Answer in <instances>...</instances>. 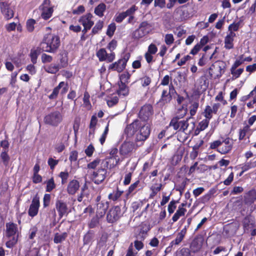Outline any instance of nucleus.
<instances>
[{
	"label": "nucleus",
	"instance_id": "f257e3e1",
	"mask_svg": "<svg viewBox=\"0 0 256 256\" xmlns=\"http://www.w3.org/2000/svg\"><path fill=\"white\" fill-rule=\"evenodd\" d=\"M152 114V106L150 105H144L142 107L139 117L144 120L141 121L136 120L128 125L125 128L124 132L128 137H131L136 134V141L144 142L149 136L150 132V124L145 122Z\"/></svg>",
	"mask_w": 256,
	"mask_h": 256
},
{
	"label": "nucleus",
	"instance_id": "f03ea898",
	"mask_svg": "<svg viewBox=\"0 0 256 256\" xmlns=\"http://www.w3.org/2000/svg\"><path fill=\"white\" fill-rule=\"evenodd\" d=\"M60 46V38L54 34H48L45 36L42 44V49L48 52H54Z\"/></svg>",
	"mask_w": 256,
	"mask_h": 256
},
{
	"label": "nucleus",
	"instance_id": "7ed1b4c3",
	"mask_svg": "<svg viewBox=\"0 0 256 256\" xmlns=\"http://www.w3.org/2000/svg\"><path fill=\"white\" fill-rule=\"evenodd\" d=\"M6 236L8 239L6 246L8 248L13 247L17 242L18 232L17 225L12 222L6 224Z\"/></svg>",
	"mask_w": 256,
	"mask_h": 256
},
{
	"label": "nucleus",
	"instance_id": "20e7f679",
	"mask_svg": "<svg viewBox=\"0 0 256 256\" xmlns=\"http://www.w3.org/2000/svg\"><path fill=\"white\" fill-rule=\"evenodd\" d=\"M226 63L222 60H217L213 63L208 68L210 76L214 79L219 78L225 72Z\"/></svg>",
	"mask_w": 256,
	"mask_h": 256
},
{
	"label": "nucleus",
	"instance_id": "39448f33",
	"mask_svg": "<svg viewBox=\"0 0 256 256\" xmlns=\"http://www.w3.org/2000/svg\"><path fill=\"white\" fill-rule=\"evenodd\" d=\"M152 30L151 24L143 22L140 24L138 28L133 32L132 36L134 38L140 39L150 33Z\"/></svg>",
	"mask_w": 256,
	"mask_h": 256
},
{
	"label": "nucleus",
	"instance_id": "423d86ee",
	"mask_svg": "<svg viewBox=\"0 0 256 256\" xmlns=\"http://www.w3.org/2000/svg\"><path fill=\"white\" fill-rule=\"evenodd\" d=\"M40 10L41 18L44 20H48L52 16L54 6L50 4V0H44L40 6Z\"/></svg>",
	"mask_w": 256,
	"mask_h": 256
},
{
	"label": "nucleus",
	"instance_id": "0eeeda50",
	"mask_svg": "<svg viewBox=\"0 0 256 256\" xmlns=\"http://www.w3.org/2000/svg\"><path fill=\"white\" fill-rule=\"evenodd\" d=\"M63 116L60 112L56 111L46 115L44 118V122L52 126H58L62 120Z\"/></svg>",
	"mask_w": 256,
	"mask_h": 256
},
{
	"label": "nucleus",
	"instance_id": "6e6552de",
	"mask_svg": "<svg viewBox=\"0 0 256 256\" xmlns=\"http://www.w3.org/2000/svg\"><path fill=\"white\" fill-rule=\"evenodd\" d=\"M0 8L4 18L8 20L14 16V8L7 2H0Z\"/></svg>",
	"mask_w": 256,
	"mask_h": 256
},
{
	"label": "nucleus",
	"instance_id": "1a4fd4ad",
	"mask_svg": "<svg viewBox=\"0 0 256 256\" xmlns=\"http://www.w3.org/2000/svg\"><path fill=\"white\" fill-rule=\"evenodd\" d=\"M96 54L100 62L106 61L108 62H110L115 58L114 52L108 54L106 50L103 48L100 49Z\"/></svg>",
	"mask_w": 256,
	"mask_h": 256
},
{
	"label": "nucleus",
	"instance_id": "9d476101",
	"mask_svg": "<svg viewBox=\"0 0 256 256\" xmlns=\"http://www.w3.org/2000/svg\"><path fill=\"white\" fill-rule=\"evenodd\" d=\"M127 60L128 58H126L120 59L118 61L110 64L108 69L116 70L118 72H120L125 68Z\"/></svg>",
	"mask_w": 256,
	"mask_h": 256
},
{
	"label": "nucleus",
	"instance_id": "9b49d317",
	"mask_svg": "<svg viewBox=\"0 0 256 256\" xmlns=\"http://www.w3.org/2000/svg\"><path fill=\"white\" fill-rule=\"evenodd\" d=\"M106 170L105 168H100L93 172L92 180L96 184L101 183L106 178Z\"/></svg>",
	"mask_w": 256,
	"mask_h": 256
},
{
	"label": "nucleus",
	"instance_id": "f8f14e48",
	"mask_svg": "<svg viewBox=\"0 0 256 256\" xmlns=\"http://www.w3.org/2000/svg\"><path fill=\"white\" fill-rule=\"evenodd\" d=\"M233 142L230 138H226L221 144L220 147L218 148V150L222 154H226L231 150L232 148Z\"/></svg>",
	"mask_w": 256,
	"mask_h": 256
},
{
	"label": "nucleus",
	"instance_id": "ddd939ff",
	"mask_svg": "<svg viewBox=\"0 0 256 256\" xmlns=\"http://www.w3.org/2000/svg\"><path fill=\"white\" fill-rule=\"evenodd\" d=\"M137 147L138 145H136L133 142H125L121 146L120 152L122 155H126L132 152Z\"/></svg>",
	"mask_w": 256,
	"mask_h": 256
},
{
	"label": "nucleus",
	"instance_id": "4468645a",
	"mask_svg": "<svg viewBox=\"0 0 256 256\" xmlns=\"http://www.w3.org/2000/svg\"><path fill=\"white\" fill-rule=\"evenodd\" d=\"M158 48L156 45L153 43L150 44L148 48V51L144 54L145 58L148 63L151 62L153 60V54L156 53Z\"/></svg>",
	"mask_w": 256,
	"mask_h": 256
},
{
	"label": "nucleus",
	"instance_id": "2eb2a0df",
	"mask_svg": "<svg viewBox=\"0 0 256 256\" xmlns=\"http://www.w3.org/2000/svg\"><path fill=\"white\" fill-rule=\"evenodd\" d=\"M60 88H62L60 93L62 94H65L68 90L67 84L64 82H60L58 86L54 89L52 94L49 96L50 98L54 99L56 98Z\"/></svg>",
	"mask_w": 256,
	"mask_h": 256
},
{
	"label": "nucleus",
	"instance_id": "dca6fc26",
	"mask_svg": "<svg viewBox=\"0 0 256 256\" xmlns=\"http://www.w3.org/2000/svg\"><path fill=\"white\" fill-rule=\"evenodd\" d=\"M92 15L90 14H88L82 16L80 20V22L84 26V29L86 30H89L91 28L94 24V22L92 20Z\"/></svg>",
	"mask_w": 256,
	"mask_h": 256
},
{
	"label": "nucleus",
	"instance_id": "f3484780",
	"mask_svg": "<svg viewBox=\"0 0 256 256\" xmlns=\"http://www.w3.org/2000/svg\"><path fill=\"white\" fill-rule=\"evenodd\" d=\"M80 186V183L78 180H72L68 184L67 186V192L70 194H74L79 190Z\"/></svg>",
	"mask_w": 256,
	"mask_h": 256
},
{
	"label": "nucleus",
	"instance_id": "a211bd4d",
	"mask_svg": "<svg viewBox=\"0 0 256 256\" xmlns=\"http://www.w3.org/2000/svg\"><path fill=\"white\" fill-rule=\"evenodd\" d=\"M40 206V201L38 198H34L28 210V214L31 216H36Z\"/></svg>",
	"mask_w": 256,
	"mask_h": 256
},
{
	"label": "nucleus",
	"instance_id": "6ab92c4d",
	"mask_svg": "<svg viewBox=\"0 0 256 256\" xmlns=\"http://www.w3.org/2000/svg\"><path fill=\"white\" fill-rule=\"evenodd\" d=\"M236 34L235 32L228 33L224 38V48L230 50L234 48V40Z\"/></svg>",
	"mask_w": 256,
	"mask_h": 256
},
{
	"label": "nucleus",
	"instance_id": "aec40b11",
	"mask_svg": "<svg viewBox=\"0 0 256 256\" xmlns=\"http://www.w3.org/2000/svg\"><path fill=\"white\" fill-rule=\"evenodd\" d=\"M56 206L60 218L67 214L68 208L66 203L61 200H58L56 202Z\"/></svg>",
	"mask_w": 256,
	"mask_h": 256
},
{
	"label": "nucleus",
	"instance_id": "412c9836",
	"mask_svg": "<svg viewBox=\"0 0 256 256\" xmlns=\"http://www.w3.org/2000/svg\"><path fill=\"white\" fill-rule=\"evenodd\" d=\"M186 228L185 226L182 230H180V232H179L175 240L172 241L170 243V246H173L174 245H178L179 244L182 240L184 239L186 234Z\"/></svg>",
	"mask_w": 256,
	"mask_h": 256
},
{
	"label": "nucleus",
	"instance_id": "4be33fe9",
	"mask_svg": "<svg viewBox=\"0 0 256 256\" xmlns=\"http://www.w3.org/2000/svg\"><path fill=\"white\" fill-rule=\"evenodd\" d=\"M202 240L200 238H196L192 240L190 244V248L192 252H198L202 246Z\"/></svg>",
	"mask_w": 256,
	"mask_h": 256
},
{
	"label": "nucleus",
	"instance_id": "5701e85b",
	"mask_svg": "<svg viewBox=\"0 0 256 256\" xmlns=\"http://www.w3.org/2000/svg\"><path fill=\"white\" fill-rule=\"evenodd\" d=\"M184 206L185 204H182V206H178V210L172 218L173 222H175L177 221L180 216L184 215L186 212V209L184 208Z\"/></svg>",
	"mask_w": 256,
	"mask_h": 256
},
{
	"label": "nucleus",
	"instance_id": "b1692460",
	"mask_svg": "<svg viewBox=\"0 0 256 256\" xmlns=\"http://www.w3.org/2000/svg\"><path fill=\"white\" fill-rule=\"evenodd\" d=\"M118 152V150L116 148H112L110 152V157L109 159L114 160L115 161V164H113L112 166H110V168L115 166L120 161V158L117 156Z\"/></svg>",
	"mask_w": 256,
	"mask_h": 256
},
{
	"label": "nucleus",
	"instance_id": "393cba45",
	"mask_svg": "<svg viewBox=\"0 0 256 256\" xmlns=\"http://www.w3.org/2000/svg\"><path fill=\"white\" fill-rule=\"evenodd\" d=\"M252 134V130L248 126H245L239 132V140H242L246 136H249Z\"/></svg>",
	"mask_w": 256,
	"mask_h": 256
},
{
	"label": "nucleus",
	"instance_id": "a878e982",
	"mask_svg": "<svg viewBox=\"0 0 256 256\" xmlns=\"http://www.w3.org/2000/svg\"><path fill=\"white\" fill-rule=\"evenodd\" d=\"M118 94L119 96H126L129 93L128 88L124 83L119 84V88L117 90Z\"/></svg>",
	"mask_w": 256,
	"mask_h": 256
},
{
	"label": "nucleus",
	"instance_id": "bb28decb",
	"mask_svg": "<svg viewBox=\"0 0 256 256\" xmlns=\"http://www.w3.org/2000/svg\"><path fill=\"white\" fill-rule=\"evenodd\" d=\"M60 68L59 64H52L47 66L44 67L45 70L50 74H56Z\"/></svg>",
	"mask_w": 256,
	"mask_h": 256
},
{
	"label": "nucleus",
	"instance_id": "cd10ccee",
	"mask_svg": "<svg viewBox=\"0 0 256 256\" xmlns=\"http://www.w3.org/2000/svg\"><path fill=\"white\" fill-rule=\"evenodd\" d=\"M171 98L170 93L167 90H163L160 102L163 104L167 103L171 100Z\"/></svg>",
	"mask_w": 256,
	"mask_h": 256
},
{
	"label": "nucleus",
	"instance_id": "c85d7f7f",
	"mask_svg": "<svg viewBox=\"0 0 256 256\" xmlns=\"http://www.w3.org/2000/svg\"><path fill=\"white\" fill-rule=\"evenodd\" d=\"M98 120L96 116H92L91 120L90 122V134L94 135V130H95V128L97 124Z\"/></svg>",
	"mask_w": 256,
	"mask_h": 256
},
{
	"label": "nucleus",
	"instance_id": "c756f323",
	"mask_svg": "<svg viewBox=\"0 0 256 256\" xmlns=\"http://www.w3.org/2000/svg\"><path fill=\"white\" fill-rule=\"evenodd\" d=\"M106 9V6L102 3L98 5L94 10V13L99 16H102L104 15V12Z\"/></svg>",
	"mask_w": 256,
	"mask_h": 256
},
{
	"label": "nucleus",
	"instance_id": "7c9ffc66",
	"mask_svg": "<svg viewBox=\"0 0 256 256\" xmlns=\"http://www.w3.org/2000/svg\"><path fill=\"white\" fill-rule=\"evenodd\" d=\"M66 236L67 234L66 232L56 233L54 236V241L56 244L60 243L66 239Z\"/></svg>",
	"mask_w": 256,
	"mask_h": 256
},
{
	"label": "nucleus",
	"instance_id": "2f4dec72",
	"mask_svg": "<svg viewBox=\"0 0 256 256\" xmlns=\"http://www.w3.org/2000/svg\"><path fill=\"white\" fill-rule=\"evenodd\" d=\"M118 100V98L116 95H112L108 96L106 99V102L109 107H112L116 104Z\"/></svg>",
	"mask_w": 256,
	"mask_h": 256
},
{
	"label": "nucleus",
	"instance_id": "473e14b6",
	"mask_svg": "<svg viewBox=\"0 0 256 256\" xmlns=\"http://www.w3.org/2000/svg\"><path fill=\"white\" fill-rule=\"evenodd\" d=\"M243 72L244 68H240L238 69H236V68H230V72L232 76L233 79L238 78Z\"/></svg>",
	"mask_w": 256,
	"mask_h": 256
},
{
	"label": "nucleus",
	"instance_id": "72a5a7b5",
	"mask_svg": "<svg viewBox=\"0 0 256 256\" xmlns=\"http://www.w3.org/2000/svg\"><path fill=\"white\" fill-rule=\"evenodd\" d=\"M118 210V208H115L110 210L108 214V218H110V220L113 222L114 220H116L118 218L116 212Z\"/></svg>",
	"mask_w": 256,
	"mask_h": 256
},
{
	"label": "nucleus",
	"instance_id": "f704fd0d",
	"mask_svg": "<svg viewBox=\"0 0 256 256\" xmlns=\"http://www.w3.org/2000/svg\"><path fill=\"white\" fill-rule=\"evenodd\" d=\"M190 252L188 248H182L178 250L175 256H190Z\"/></svg>",
	"mask_w": 256,
	"mask_h": 256
},
{
	"label": "nucleus",
	"instance_id": "c9c22d12",
	"mask_svg": "<svg viewBox=\"0 0 256 256\" xmlns=\"http://www.w3.org/2000/svg\"><path fill=\"white\" fill-rule=\"evenodd\" d=\"M45 183L46 184V192H50L56 187V184L54 183V178H52L46 181Z\"/></svg>",
	"mask_w": 256,
	"mask_h": 256
},
{
	"label": "nucleus",
	"instance_id": "e433bc0d",
	"mask_svg": "<svg viewBox=\"0 0 256 256\" xmlns=\"http://www.w3.org/2000/svg\"><path fill=\"white\" fill-rule=\"evenodd\" d=\"M212 113L214 112L212 107L210 106H206L204 112V114L206 118L210 120L212 118Z\"/></svg>",
	"mask_w": 256,
	"mask_h": 256
},
{
	"label": "nucleus",
	"instance_id": "4c0bfd02",
	"mask_svg": "<svg viewBox=\"0 0 256 256\" xmlns=\"http://www.w3.org/2000/svg\"><path fill=\"white\" fill-rule=\"evenodd\" d=\"M256 167V160H252L245 164L242 166L244 171H246L248 170Z\"/></svg>",
	"mask_w": 256,
	"mask_h": 256
},
{
	"label": "nucleus",
	"instance_id": "58836bf2",
	"mask_svg": "<svg viewBox=\"0 0 256 256\" xmlns=\"http://www.w3.org/2000/svg\"><path fill=\"white\" fill-rule=\"evenodd\" d=\"M198 106L199 104L198 102H194L192 104L191 106L189 108L190 113L191 116H194L196 114Z\"/></svg>",
	"mask_w": 256,
	"mask_h": 256
},
{
	"label": "nucleus",
	"instance_id": "ea45409f",
	"mask_svg": "<svg viewBox=\"0 0 256 256\" xmlns=\"http://www.w3.org/2000/svg\"><path fill=\"white\" fill-rule=\"evenodd\" d=\"M36 24V20L34 19H29L26 22V28L27 30L32 32L34 30V24Z\"/></svg>",
	"mask_w": 256,
	"mask_h": 256
},
{
	"label": "nucleus",
	"instance_id": "a19ab883",
	"mask_svg": "<svg viewBox=\"0 0 256 256\" xmlns=\"http://www.w3.org/2000/svg\"><path fill=\"white\" fill-rule=\"evenodd\" d=\"M39 52L36 50H32L30 52V57L32 62L34 64L36 62Z\"/></svg>",
	"mask_w": 256,
	"mask_h": 256
},
{
	"label": "nucleus",
	"instance_id": "79ce46f5",
	"mask_svg": "<svg viewBox=\"0 0 256 256\" xmlns=\"http://www.w3.org/2000/svg\"><path fill=\"white\" fill-rule=\"evenodd\" d=\"M122 192L117 190L108 195V198L114 201L117 200L122 195Z\"/></svg>",
	"mask_w": 256,
	"mask_h": 256
},
{
	"label": "nucleus",
	"instance_id": "37998d69",
	"mask_svg": "<svg viewBox=\"0 0 256 256\" xmlns=\"http://www.w3.org/2000/svg\"><path fill=\"white\" fill-rule=\"evenodd\" d=\"M108 126L109 124L108 123L104 128L103 133L102 134L100 138V142L102 144H103L106 140V138L108 132Z\"/></svg>",
	"mask_w": 256,
	"mask_h": 256
},
{
	"label": "nucleus",
	"instance_id": "c03bdc74",
	"mask_svg": "<svg viewBox=\"0 0 256 256\" xmlns=\"http://www.w3.org/2000/svg\"><path fill=\"white\" fill-rule=\"evenodd\" d=\"M116 26L114 23L110 24L108 26L106 31V34L110 36H112L116 30Z\"/></svg>",
	"mask_w": 256,
	"mask_h": 256
},
{
	"label": "nucleus",
	"instance_id": "a18cd8bd",
	"mask_svg": "<svg viewBox=\"0 0 256 256\" xmlns=\"http://www.w3.org/2000/svg\"><path fill=\"white\" fill-rule=\"evenodd\" d=\"M100 162V160L98 158H96L88 164L87 167L89 169H94L99 165Z\"/></svg>",
	"mask_w": 256,
	"mask_h": 256
},
{
	"label": "nucleus",
	"instance_id": "49530a36",
	"mask_svg": "<svg viewBox=\"0 0 256 256\" xmlns=\"http://www.w3.org/2000/svg\"><path fill=\"white\" fill-rule=\"evenodd\" d=\"M90 96L87 92H85L84 94L83 100H84V106L86 108H90L91 106L90 103L89 101Z\"/></svg>",
	"mask_w": 256,
	"mask_h": 256
},
{
	"label": "nucleus",
	"instance_id": "de8ad7c7",
	"mask_svg": "<svg viewBox=\"0 0 256 256\" xmlns=\"http://www.w3.org/2000/svg\"><path fill=\"white\" fill-rule=\"evenodd\" d=\"M239 23H232L230 24L228 28V32H234L237 31L239 28Z\"/></svg>",
	"mask_w": 256,
	"mask_h": 256
},
{
	"label": "nucleus",
	"instance_id": "09e8293b",
	"mask_svg": "<svg viewBox=\"0 0 256 256\" xmlns=\"http://www.w3.org/2000/svg\"><path fill=\"white\" fill-rule=\"evenodd\" d=\"M94 151V148L92 144H90L86 148L84 152L88 156L90 157L92 156Z\"/></svg>",
	"mask_w": 256,
	"mask_h": 256
},
{
	"label": "nucleus",
	"instance_id": "8fccbe9b",
	"mask_svg": "<svg viewBox=\"0 0 256 256\" xmlns=\"http://www.w3.org/2000/svg\"><path fill=\"white\" fill-rule=\"evenodd\" d=\"M209 120L204 119L201 121L198 124L199 128L200 130H205L208 126Z\"/></svg>",
	"mask_w": 256,
	"mask_h": 256
},
{
	"label": "nucleus",
	"instance_id": "3c124183",
	"mask_svg": "<svg viewBox=\"0 0 256 256\" xmlns=\"http://www.w3.org/2000/svg\"><path fill=\"white\" fill-rule=\"evenodd\" d=\"M126 15L125 14L124 12H122L120 14H116L114 16L115 20L117 22H122L124 18H125L126 17Z\"/></svg>",
	"mask_w": 256,
	"mask_h": 256
},
{
	"label": "nucleus",
	"instance_id": "603ef678",
	"mask_svg": "<svg viewBox=\"0 0 256 256\" xmlns=\"http://www.w3.org/2000/svg\"><path fill=\"white\" fill-rule=\"evenodd\" d=\"M41 60L43 63H48L52 61V58L46 54H42L41 56Z\"/></svg>",
	"mask_w": 256,
	"mask_h": 256
},
{
	"label": "nucleus",
	"instance_id": "864d4df0",
	"mask_svg": "<svg viewBox=\"0 0 256 256\" xmlns=\"http://www.w3.org/2000/svg\"><path fill=\"white\" fill-rule=\"evenodd\" d=\"M174 38L172 34H166L164 37V42L168 45H170L174 42Z\"/></svg>",
	"mask_w": 256,
	"mask_h": 256
},
{
	"label": "nucleus",
	"instance_id": "5fc2aeb1",
	"mask_svg": "<svg viewBox=\"0 0 256 256\" xmlns=\"http://www.w3.org/2000/svg\"><path fill=\"white\" fill-rule=\"evenodd\" d=\"M170 126H172L174 130H180V126L179 125V122L178 121L176 118H173L170 124Z\"/></svg>",
	"mask_w": 256,
	"mask_h": 256
},
{
	"label": "nucleus",
	"instance_id": "6e6d98bb",
	"mask_svg": "<svg viewBox=\"0 0 256 256\" xmlns=\"http://www.w3.org/2000/svg\"><path fill=\"white\" fill-rule=\"evenodd\" d=\"M130 74L128 72H124L120 76V83H125L127 82L128 80L130 78Z\"/></svg>",
	"mask_w": 256,
	"mask_h": 256
},
{
	"label": "nucleus",
	"instance_id": "4d7b16f0",
	"mask_svg": "<svg viewBox=\"0 0 256 256\" xmlns=\"http://www.w3.org/2000/svg\"><path fill=\"white\" fill-rule=\"evenodd\" d=\"M242 64H243V56H240L236 60L231 68H237Z\"/></svg>",
	"mask_w": 256,
	"mask_h": 256
},
{
	"label": "nucleus",
	"instance_id": "13d9d810",
	"mask_svg": "<svg viewBox=\"0 0 256 256\" xmlns=\"http://www.w3.org/2000/svg\"><path fill=\"white\" fill-rule=\"evenodd\" d=\"M187 108L184 106H182L181 108H180L178 112V118H182L185 116L187 113Z\"/></svg>",
	"mask_w": 256,
	"mask_h": 256
},
{
	"label": "nucleus",
	"instance_id": "bf43d9fd",
	"mask_svg": "<svg viewBox=\"0 0 256 256\" xmlns=\"http://www.w3.org/2000/svg\"><path fill=\"white\" fill-rule=\"evenodd\" d=\"M7 152L8 151L6 150L2 151L0 154V157L5 164H6L8 163L10 160V158L7 154Z\"/></svg>",
	"mask_w": 256,
	"mask_h": 256
},
{
	"label": "nucleus",
	"instance_id": "052dcab7",
	"mask_svg": "<svg viewBox=\"0 0 256 256\" xmlns=\"http://www.w3.org/2000/svg\"><path fill=\"white\" fill-rule=\"evenodd\" d=\"M50 200V195L48 194H45L43 198V204L44 208H46L49 206Z\"/></svg>",
	"mask_w": 256,
	"mask_h": 256
},
{
	"label": "nucleus",
	"instance_id": "680f3d73",
	"mask_svg": "<svg viewBox=\"0 0 256 256\" xmlns=\"http://www.w3.org/2000/svg\"><path fill=\"white\" fill-rule=\"evenodd\" d=\"M176 202L174 200L171 201L168 206V212L171 214L173 213L176 208Z\"/></svg>",
	"mask_w": 256,
	"mask_h": 256
},
{
	"label": "nucleus",
	"instance_id": "e2e57ef3",
	"mask_svg": "<svg viewBox=\"0 0 256 256\" xmlns=\"http://www.w3.org/2000/svg\"><path fill=\"white\" fill-rule=\"evenodd\" d=\"M179 125L180 126V130L184 132L187 129L188 126V120L180 121Z\"/></svg>",
	"mask_w": 256,
	"mask_h": 256
},
{
	"label": "nucleus",
	"instance_id": "0e129e2a",
	"mask_svg": "<svg viewBox=\"0 0 256 256\" xmlns=\"http://www.w3.org/2000/svg\"><path fill=\"white\" fill-rule=\"evenodd\" d=\"M139 180H137L136 182H134V184H132L128 188V194H127V195H128L130 194H131L138 186V184H139Z\"/></svg>",
	"mask_w": 256,
	"mask_h": 256
},
{
	"label": "nucleus",
	"instance_id": "69168bd1",
	"mask_svg": "<svg viewBox=\"0 0 256 256\" xmlns=\"http://www.w3.org/2000/svg\"><path fill=\"white\" fill-rule=\"evenodd\" d=\"M137 10L138 8L136 6L134 5L127 10L124 12L127 16H132Z\"/></svg>",
	"mask_w": 256,
	"mask_h": 256
},
{
	"label": "nucleus",
	"instance_id": "338daca9",
	"mask_svg": "<svg viewBox=\"0 0 256 256\" xmlns=\"http://www.w3.org/2000/svg\"><path fill=\"white\" fill-rule=\"evenodd\" d=\"M16 26V24L14 22H12L6 24L5 28L7 31L11 32L15 30Z\"/></svg>",
	"mask_w": 256,
	"mask_h": 256
},
{
	"label": "nucleus",
	"instance_id": "774afa93",
	"mask_svg": "<svg viewBox=\"0 0 256 256\" xmlns=\"http://www.w3.org/2000/svg\"><path fill=\"white\" fill-rule=\"evenodd\" d=\"M65 148V146L62 142H58L56 144L55 150L58 152H61Z\"/></svg>",
	"mask_w": 256,
	"mask_h": 256
}]
</instances>
